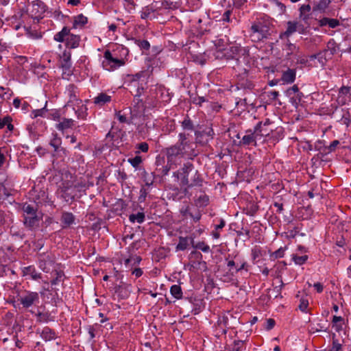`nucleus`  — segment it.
<instances>
[{"instance_id": "1", "label": "nucleus", "mask_w": 351, "mask_h": 351, "mask_svg": "<svg viewBox=\"0 0 351 351\" xmlns=\"http://www.w3.org/2000/svg\"><path fill=\"white\" fill-rule=\"evenodd\" d=\"M232 55L230 58L234 59L236 65L233 66L234 69L239 74H245L248 71L249 55L246 50L240 46H232L230 47Z\"/></svg>"}, {"instance_id": "2", "label": "nucleus", "mask_w": 351, "mask_h": 351, "mask_svg": "<svg viewBox=\"0 0 351 351\" xmlns=\"http://www.w3.org/2000/svg\"><path fill=\"white\" fill-rule=\"evenodd\" d=\"M54 40L60 43H65L66 47L69 49L77 48L80 45V36L71 33V29L64 27L62 30L54 35Z\"/></svg>"}, {"instance_id": "3", "label": "nucleus", "mask_w": 351, "mask_h": 351, "mask_svg": "<svg viewBox=\"0 0 351 351\" xmlns=\"http://www.w3.org/2000/svg\"><path fill=\"white\" fill-rule=\"evenodd\" d=\"M269 27L265 21L258 20L250 27V38L253 42H259L267 38L269 33Z\"/></svg>"}, {"instance_id": "4", "label": "nucleus", "mask_w": 351, "mask_h": 351, "mask_svg": "<svg viewBox=\"0 0 351 351\" xmlns=\"http://www.w3.org/2000/svg\"><path fill=\"white\" fill-rule=\"evenodd\" d=\"M170 99L171 97L168 91L163 86H158L150 90V96L147 99L146 102L152 107H156L158 103H167Z\"/></svg>"}, {"instance_id": "5", "label": "nucleus", "mask_w": 351, "mask_h": 351, "mask_svg": "<svg viewBox=\"0 0 351 351\" xmlns=\"http://www.w3.org/2000/svg\"><path fill=\"white\" fill-rule=\"evenodd\" d=\"M165 155L167 156V165L169 169L167 171L177 167L181 163V159L184 156L178 145H173L165 149Z\"/></svg>"}, {"instance_id": "6", "label": "nucleus", "mask_w": 351, "mask_h": 351, "mask_svg": "<svg viewBox=\"0 0 351 351\" xmlns=\"http://www.w3.org/2000/svg\"><path fill=\"white\" fill-rule=\"evenodd\" d=\"M103 68L108 71H113L125 64L123 58H119L112 52L107 50L104 53V59L101 62Z\"/></svg>"}, {"instance_id": "7", "label": "nucleus", "mask_w": 351, "mask_h": 351, "mask_svg": "<svg viewBox=\"0 0 351 351\" xmlns=\"http://www.w3.org/2000/svg\"><path fill=\"white\" fill-rule=\"evenodd\" d=\"M145 72L141 71L134 75H128L129 86L136 88L135 97H140L143 93L144 85L146 84Z\"/></svg>"}, {"instance_id": "8", "label": "nucleus", "mask_w": 351, "mask_h": 351, "mask_svg": "<svg viewBox=\"0 0 351 351\" xmlns=\"http://www.w3.org/2000/svg\"><path fill=\"white\" fill-rule=\"evenodd\" d=\"M45 11L46 6L45 3L40 0L34 1L27 6L28 15L32 19L36 20L37 22H38L40 19L43 18Z\"/></svg>"}, {"instance_id": "9", "label": "nucleus", "mask_w": 351, "mask_h": 351, "mask_svg": "<svg viewBox=\"0 0 351 351\" xmlns=\"http://www.w3.org/2000/svg\"><path fill=\"white\" fill-rule=\"evenodd\" d=\"M18 301L23 308H29L39 303V293L34 291H25L19 295Z\"/></svg>"}, {"instance_id": "10", "label": "nucleus", "mask_w": 351, "mask_h": 351, "mask_svg": "<svg viewBox=\"0 0 351 351\" xmlns=\"http://www.w3.org/2000/svg\"><path fill=\"white\" fill-rule=\"evenodd\" d=\"M58 192L61 198L66 202L73 201L77 195L71 180L64 181L60 186Z\"/></svg>"}, {"instance_id": "11", "label": "nucleus", "mask_w": 351, "mask_h": 351, "mask_svg": "<svg viewBox=\"0 0 351 351\" xmlns=\"http://www.w3.org/2000/svg\"><path fill=\"white\" fill-rule=\"evenodd\" d=\"M178 145L184 156H189L194 154L195 144L189 138L188 135L184 133H180L178 135V142L176 144Z\"/></svg>"}, {"instance_id": "12", "label": "nucleus", "mask_w": 351, "mask_h": 351, "mask_svg": "<svg viewBox=\"0 0 351 351\" xmlns=\"http://www.w3.org/2000/svg\"><path fill=\"white\" fill-rule=\"evenodd\" d=\"M54 263L55 258L51 253L43 252L38 255V267L44 272H49Z\"/></svg>"}, {"instance_id": "13", "label": "nucleus", "mask_w": 351, "mask_h": 351, "mask_svg": "<svg viewBox=\"0 0 351 351\" xmlns=\"http://www.w3.org/2000/svg\"><path fill=\"white\" fill-rule=\"evenodd\" d=\"M193 165L190 162H187L184 165L183 167L173 173V177L177 180L180 181V185L185 186H189V173L192 170Z\"/></svg>"}, {"instance_id": "14", "label": "nucleus", "mask_w": 351, "mask_h": 351, "mask_svg": "<svg viewBox=\"0 0 351 351\" xmlns=\"http://www.w3.org/2000/svg\"><path fill=\"white\" fill-rule=\"evenodd\" d=\"M271 122L267 119L265 122H259L254 128L259 137L260 142L265 141V138L269 136L273 129L270 127Z\"/></svg>"}, {"instance_id": "15", "label": "nucleus", "mask_w": 351, "mask_h": 351, "mask_svg": "<svg viewBox=\"0 0 351 351\" xmlns=\"http://www.w3.org/2000/svg\"><path fill=\"white\" fill-rule=\"evenodd\" d=\"M66 93L68 95L69 99L67 102V104L65 106V108L67 110L69 107H72L73 110H75L74 106H79L82 104V100L79 99L77 96V88L73 85L70 84L66 87Z\"/></svg>"}, {"instance_id": "16", "label": "nucleus", "mask_w": 351, "mask_h": 351, "mask_svg": "<svg viewBox=\"0 0 351 351\" xmlns=\"http://www.w3.org/2000/svg\"><path fill=\"white\" fill-rule=\"evenodd\" d=\"M42 220V215L38 213L32 215L23 217V223L25 227L30 230H34L39 226L40 221Z\"/></svg>"}, {"instance_id": "17", "label": "nucleus", "mask_w": 351, "mask_h": 351, "mask_svg": "<svg viewBox=\"0 0 351 351\" xmlns=\"http://www.w3.org/2000/svg\"><path fill=\"white\" fill-rule=\"evenodd\" d=\"M303 29V25L297 21H288L287 29L284 33L280 34V38H283L284 37H289L295 32L302 33Z\"/></svg>"}, {"instance_id": "18", "label": "nucleus", "mask_w": 351, "mask_h": 351, "mask_svg": "<svg viewBox=\"0 0 351 351\" xmlns=\"http://www.w3.org/2000/svg\"><path fill=\"white\" fill-rule=\"evenodd\" d=\"M257 142H260V139L254 130H247L241 141L243 145H256Z\"/></svg>"}, {"instance_id": "19", "label": "nucleus", "mask_w": 351, "mask_h": 351, "mask_svg": "<svg viewBox=\"0 0 351 351\" xmlns=\"http://www.w3.org/2000/svg\"><path fill=\"white\" fill-rule=\"evenodd\" d=\"M326 52H319L309 57L311 61H313V66L315 67H324L327 62Z\"/></svg>"}, {"instance_id": "20", "label": "nucleus", "mask_w": 351, "mask_h": 351, "mask_svg": "<svg viewBox=\"0 0 351 351\" xmlns=\"http://www.w3.org/2000/svg\"><path fill=\"white\" fill-rule=\"evenodd\" d=\"M22 272L24 276H29L31 279L34 280L40 279L42 277V274L38 272L35 267L33 265L25 267L23 269Z\"/></svg>"}, {"instance_id": "21", "label": "nucleus", "mask_w": 351, "mask_h": 351, "mask_svg": "<svg viewBox=\"0 0 351 351\" xmlns=\"http://www.w3.org/2000/svg\"><path fill=\"white\" fill-rule=\"evenodd\" d=\"M61 138L58 136L57 133H52L49 145L53 148L55 152H58L62 151L64 154H66V150L63 147H61Z\"/></svg>"}, {"instance_id": "22", "label": "nucleus", "mask_w": 351, "mask_h": 351, "mask_svg": "<svg viewBox=\"0 0 351 351\" xmlns=\"http://www.w3.org/2000/svg\"><path fill=\"white\" fill-rule=\"evenodd\" d=\"M296 72L295 69H287L286 71L282 72L280 80L283 84H291L295 80Z\"/></svg>"}, {"instance_id": "23", "label": "nucleus", "mask_w": 351, "mask_h": 351, "mask_svg": "<svg viewBox=\"0 0 351 351\" xmlns=\"http://www.w3.org/2000/svg\"><path fill=\"white\" fill-rule=\"evenodd\" d=\"M331 3V0H313V10L324 12Z\"/></svg>"}, {"instance_id": "24", "label": "nucleus", "mask_w": 351, "mask_h": 351, "mask_svg": "<svg viewBox=\"0 0 351 351\" xmlns=\"http://www.w3.org/2000/svg\"><path fill=\"white\" fill-rule=\"evenodd\" d=\"M112 100V97L105 93H100L94 97V104L99 106H102L106 104L110 103Z\"/></svg>"}, {"instance_id": "25", "label": "nucleus", "mask_w": 351, "mask_h": 351, "mask_svg": "<svg viewBox=\"0 0 351 351\" xmlns=\"http://www.w3.org/2000/svg\"><path fill=\"white\" fill-rule=\"evenodd\" d=\"M194 238L193 237H179V242L176 246V250L184 251L185 250L190 243L193 245Z\"/></svg>"}, {"instance_id": "26", "label": "nucleus", "mask_w": 351, "mask_h": 351, "mask_svg": "<svg viewBox=\"0 0 351 351\" xmlns=\"http://www.w3.org/2000/svg\"><path fill=\"white\" fill-rule=\"evenodd\" d=\"M74 124V120L72 119H62L59 123L56 124V128L58 130L64 132L65 130L71 128Z\"/></svg>"}, {"instance_id": "27", "label": "nucleus", "mask_w": 351, "mask_h": 351, "mask_svg": "<svg viewBox=\"0 0 351 351\" xmlns=\"http://www.w3.org/2000/svg\"><path fill=\"white\" fill-rule=\"evenodd\" d=\"M61 221L63 223V228L70 226L75 221V216L72 213L64 212L61 216Z\"/></svg>"}, {"instance_id": "28", "label": "nucleus", "mask_w": 351, "mask_h": 351, "mask_svg": "<svg viewBox=\"0 0 351 351\" xmlns=\"http://www.w3.org/2000/svg\"><path fill=\"white\" fill-rule=\"evenodd\" d=\"M12 119L10 116H5L3 118L0 119V129H3L4 127H7V130L9 132H12L14 130V125L12 123Z\"/></svg>"}, {"instance_id": "29", "label": "nucleus", "mask_w": 351, "mask_h": 351, "mask_svg": "<svg viewBox=\"0 0 351 351\" xmlns=\"http://www.w3.org/2000/svg\"><path fill=\"white\" fill-rule=\"evenodd\" d=\"M88 22V19L83 14H79L76 16L74 19V21L73 23V28H78L83 27Z\"/></svg>"}, {"instance_id": "30", "label": "nucleus", "mask_w": 351, "mask_h": 351, "mask_svg": "<svg viewBox=\"0 0 351 351\" xmlns=\"http://www.w3.org/2000/svg\"><path fill=\"white\" fill-rule=\"evenodd\" d=\"M145 219V213L143 212H138L136 214H132L129 216V220L132 223L137 222L138 223H142Z\"/></svg>"}, {"instance_id": "31", "label": "nucleus", "mask_w": 351, "mask_h": 351, "mask_svg": "<svg viewBox=\"0 0 351 351\" xmlns=\"http://www.w3.org/2000/svg\"><path fill=\"white\" fill-rule=\"evenodd\" d=\"M22 210L23 211V217L38 213L36 208L27 204H25L23 206Z\"/></svg>"}, {"instance_id": "32", "label": "nucleus", "mask_w": 351, "mask_h": 351, "mask_svg": "<svg viewBox=\"0 0 351 351\" xmlns=\"http://www.w3.org/2000/svg\"><path fill=\"white\" fill-rule=\"evenodd\" d=\"M171 294L176 298V299H181L182 298V291L180 285H173L171 287L170 289Z\"/></svg>"}, {"instance_id": "33", "label": "nucleus", "mask_w": 351, "mask_h": 351, "mask_svg": "<svg viewBox=\"0 0 351 351\" xmlns=\"http://www.w3.org/2000/svg\"><path fill=\"white\" fill-rule=\"evenodd\" d=\"M154 13V9L152 6H146L141 11V18L142 19H151L152 14Z\"/></svg>"}, {"instance_id": "34", "label": "nucleus", "mask_w": 351, "mask_h": 351, "mask_svg": "<svg viewBox=\"0 0 351 351\" xmlns=\"http://www.w3.org/2000/svg\"><path fill=\"white\" fill-rule=\"evenodd\" d=\"M72 180L73 186L77 193H80V196L82 195L81 193L84 192L86 189V184L82 181Z\"/></svg>"}, {"instance_id": "35", "label": "nucleus", "mask_w": 351, "mask_h": 351, "mask_svg": "<svg viewBox=\"0 0 351 351\" xmlns=\"http://www.w3.org/2000/svg\"><path fill=\"white\" fill-rule=\"evenodd\" d=\"M308 257L307 255H304V256H297L295 254H293L292 258H291V259L295 263V264L298 265H302L304 264L306 262V261L308 260Z\"/></svg>"}, {"instance_id": "36", "label": "nucleus", "mask_w": 351, "mask_h": 351, "mask_svg": "<svg viewBox=\"0 0 351 351\" xmlns=\"http://www.w3.org/2000/svg\"><path fill=\"white\" fill-rule=\"evenodd\" d=\"M56 278L53 279L51 282V285H57L60 282L64 280V273L61 271H56Z\"/></svg>"}, {"instance_id": "37", "label": "nucleus", "mask_w": 351, "mask_h": 351, "mask_svg": "<svg viewBox=\"0 0 351 351\" xmlns=\"http://www.w3.org/2000/svg\"><path fill=\"white\" fill-rule=\"evenodd\" d=\"M71 54L70 51H64L62 54V60L64 62L63 66L69 68L71 66Z\"/></svg>"}, {"instance_id": "38", "label": "nucleus", "mask_w": 351, "mask_h": 351, "mask_svg": "<svg viewBox=\"0 0 351 351\" xmlns=\"http://www.w3.org/2000/svg\"><path fill=\"white\" fill-rule=\"evenodd\" d=\"M182 126L184 130H193L194 129L193 123L189 117L184 118L182 122Z\"/></svg>"}, {"instance_id": "39", "label": "nucleus", "mask_w": 351, "mask_h": 351, "mask_svg": "<svg viewBox=\"0 0 351 351\" xmlns=\"http://www.w3.org/2000/svg\"><path fill=\"white\" fill-rule=\"evenodd\" d=\"M195 248L202 250L203 252L208 253L210 251V247L204 242H198L195 245H193Z\"/></svg>"}, {"instance_id": "40", "label": "nucleus", "mask_w": 351, "mask_h": 351, "mask_svg": "<svg viewBox=\"0 0 351 351\" xmlns=\"http://www.w3.org/2000/svg\"><path fill=\"white\" fill-rule=\"evenodd\" d=\"M343 321V318L342 317L337 315L333 316L332 322L335 324L337 331H339L342 329V324H338V323Z\"/></svg>"}, {"instance_id": "41", "label": "nucleus", "mask_w": 351, "mask_h": 351, "mask_svg": "<svg viewBox=\"0 0 351 351\" xmlns=\"http://www.w3.org/2000/svg\"><path fill=\"white\" fill-rule=\"evenodd\" d=\"M128 162L134 168H137L142 162V158L139 156H136L134 158H129Z\"/></svg>"}, {"instance_id": "42", "label": "nucleus", "mask_w": 351, "mask_h": 351, "mask_svg": "<svg viewBox=\"0 0 351 351\" xmlns=\"http://www.w3.org/2000/svg\"><path fill=\"white\" fill-rule=\"evenodd\" d=\"M135 43L141 49L148 50L150 47L149 43L146 40H136Z\"/></svg>"}, {"instance_id": "43", "label": "nucleus", "mask_w": 351, "mask_h": 351, "mask_svg": "<svg viewBox=\"0 0 351 351\" xmlns=\"http://www.w3.org/2000/svg\"><path fill=\"white\" fill-rule=\"evenodd\" d=\"M136 148L138 149V151L136 152V154H139L140 152L146 153L149 150V145L145 142H143L136 145Z\"/></svg>"}, {"instance_id": "44", "label": "nucleus", "mask_w": 351, "mask_h": 351, "mask_svg": "<svg viewBox=\"0 0 351 351\" xmlns=\"http://www.w3.org/2000/svg\"><path fill=\"white\" fill-rule=\"evenodd\" d=\"M287 247H280L278 250H277L276 251H275L274 252H273L271 255V256L272 258H282L285 255V250H286Z\"/></svg>"}, {"instance_id": "45", "label": "nucleus", "mask_w": 351, "mask_h": 351, "mask_svg": "<svg viewBox=\"0 0 351 351\" xmlns=\"http://www.w3.org/2000/svg\"><path fill=\"white\" fill-rule=\"evenodd\" d=\"M308 306V301L307 299L301 298L300 300V304L298 306L299 309L302 312H306Z\"/></svg>"}, {"instance_id": "46", "label": "nucleus", "mask_w": 351, "mask_h": 351, "mask_svg": "<svg viewBox=\"0 0 351 351\" xmlns=\"http://www.w3.org/2000/svg\"><path fill=\"white\" fill-rule=\"evenodd\" d=\"M42 336L46 339H51L55 337V333L52 332L49 328H45L42 332Z\"/></svg>"}, {"instance_id": "47", "label": "nucleus", "mask_w": 351, "mask_h": 351, "mask_svg": "<svg viewBox=\"0 0 351 351\" xmlns=\"http://www.w3.org/2000/svg\"><path fill=\"white\" fill-rule=\"evenodd\" d=\"M86 108H83L82 105L81 108L77 110H75V112L77 114L78 119H84L86 117Z\"/></svg>"}, {"instance_id": "48", "label": "nucleus", "mask_w": 351, "mask_h": 351, "mask_svg": "<svg viewBox=\"0 0 351 351\" xmlns=\"http://www.w3.org/2000/svg\"><path fill=\"white\" fill-rule=\"evenodd\" d=\"M148 194V192L145 189V187H142L141 189H140V195L138 196V202L142 203V202H144L146 199V197H147V195Z\"/></svg>"}, {"instance_id": "49", "label": "nucleus", "mask_w": 351, "mask_h": 351, "mask_svg": "<svg viewBox=\"0 0 351 351\" xmlns=\"http://www.w3.org/2000/svg\"><path fill=\"white\" fill-rule=\"evenodd\" d=\"M244 348V343L242 341H234L232 351H241Z\"/></svg>"}, {"instance_id": "50", "label": "nucleus", "mask_w": 351, "mask_h": 351, "mask_svg": "<svg viewBox=\"0 0 351 351\" xmlns=\"http://www.w3.org/2000/svg\"><path fill=\"white\" fill-rule=\"evenodd\" d=\"M329 351H342V346L336 339H333L332 347Z\"/></svg>"}, {"instance_id": "51", "label": "nucleus", "mask_w": 351, "mask_h": 351, "mask_svg": "<svg viewBox=\"0 0 351 351\" xmlns=\"http://www.w3.org/2000/svg\"><path fill=\"white\" fill-rule=\"evenodd\" d=\"M189 217L192 218L194 220V221L196 222V221H198L201 219L202 214L199 210H195V213H193L191 211V213H189Z\"/></svg>"}, {"instance_id": "52", "label": "nucleus", "mask_w": 351, "mask_h": 351, "mask_svg": "<svg viewBox=\"0 0 351 351\" xmlns=\"http://www.w3.org/2000/svg\"><path fill=\"white\" fill-rule=\"evenodd\" d=\"M208 197L206 195L200 196L197 199V203L199 204L200 206H206L208 203Z\"/></svg>"}, {"instance_id": "53", "label": "nucleus", "mask_w": 351, "mask_h": 351, "mask_svg": "<svg viewBox=\"0 0 351 351\" xmlns=\"http://www.w3.org/2000/svg\"><path fill=\"white\" fill-rule=\"evenodd\" d=\"M311 10V7L309 4H303L300 6L299 11L303 14H309Z\"/></svg>"}, {"instance_id": "54", "label": "nucleus", "mask_w": 351, "mask_h": 351, "mask_svg": "<svg viewBox=\"0 0 351 351\" xmlns=\"http://www.w3.org/2000/svg\"><path fill=\"white\" fill-rule=\"evenodd\" d=\"M165 7L169 9H176L179 7V5L177 2L173 3V2L169 1V0H165Z\"/></svg>"}, {"instance_id": "55", "label": "nucleus", "mask_w": 351, "mask_h": 351, "mask_svg": "<svg viewBox=\"0 0 351 351\" xmlns=\"http://www.w3.org/2000/svg\"><path fill=\"white\" fill-rule=\"evenodd\" d=\"M287 50L289 51L288 54L289 55V54H293L295 52H298L299 48L297 46H295V45H293L292 43H289L288 45Z\"/></svg>"}, {"instance_id": "56", "label": "nucleus", "mask_w": 351, "mask_h": 351, "mask_svg": "<svg viewBox=\"0 0 351 351\" xmlns=\"http://www.w3.org/2000/svg\"><path fill=\"white\" fill-rule=\"evenodd\" d=\"M116 117L120 123L128 122L127 117L124 114H122L121 111H119L116 113Z\"/></svg>"}, {"instance_id": "57", "label": "nucleus", "mask_w": 351, "mask_h": 351, "mask_svg": "<svg viewBox=\"0 0 351 351\" xmlns=\"http://www.w3.org/2000/svg\"><path fill=\"white\" fill-rule=\"evenodd\" d=\"M124 6L131 12L134 9V1L132 0H125Z\"/></svg>"}, {"instance_id": "58", "label": "nucleus", "mask_w": 351, "mask_h": 351, "mask_svg": "<svg viewBox=\"0 0 351 351\" xmlns=\"http://www.w3.org/2000/svg\"><path fill=\"white\" fill-rule=\"evenodd\" d=\"M205 101L203 97H195L193 98V103L199 106H201Z\"/></svg>"}, {"instance_id": "59", "label": "nucleus", "mask_w": 351, "mask_h": 351, "mask_svg": "<svg viewBox=\"0 0 351 351\" xmlns=\"http://www.w3.org/2000/svg\"><path fill=\"white\" fill-rule=\"evenodd\" d=\"M275 325V321L273 319H268L266 322V329L269 330L274 328Z\"/></svg>"}, {"instance_id": "60", "label": "nucleus", "mask_w": 351, "mask_h": 351, "mask_svg": "<svg viewBox=\"0 0 351 351\" xmlns=\"http://www.w3.org/2000/svg\"><path fill=\"white\" fill-rule=\"evenodd\" d=\"M339 144V141L338 140L333 141L328 147V151L330 152H333Z\"/></svg>"}, {"instance_id": "61", "label": "nucleus", "mask_w": 351, "mask_h": 351, "mask_svg": "<svg viewBox=\"0 0 351 351\" xmlns=\"http://www.w3.org/2000/svg\"><path fill=\"white\" fill-rule=\"evenodd\" d=\"M339 24V21L335 19H330L328 21V26L331 28H335Z\"/></svg>"}, {"instance_id": "62", "label": "nucleus", "mask_w": 351, "mask_h": 351, "mask_svg": "<svg viewBox=\"0 0 351 351\" xmlns=\"http://www.w3.org/2000/svg\"><path fill=\"white\" fill-rule=\"evenodd\" d=\"M230 14H231V11L230 10L226 11L223 13V14L222 15V21H224V22H230Z\"/></svg>"}, {"instance_id": "63", "label": "nucleus", "mask_w": 351, "mask_h": 351, "mask_svg": "<svg viewBox=\"0 0 351 351\" xmlns=\"http://www.w3.org/2000/svg\"><path fill=\"white\" fill-rule=\"evenodd\" d=\"M5 188L3 186H0V204L2 202V200L4 199V196H7Z\"/></svg>"}, {"instance_id": "64", "label": "nucleus", "mask_w": 351, "mask_h": 351, "mask_svg": "<svg viewBox=\"0 0 351 351\" xmlns=\"http://www.w3.org/2000/svg\"><path fill=\"white\" fill-rule=\"evenodd\" d=\"M124 265L126 268L131 269L132 267V258L130 257L124 260Z\"/></svg>"}]
</instances>
